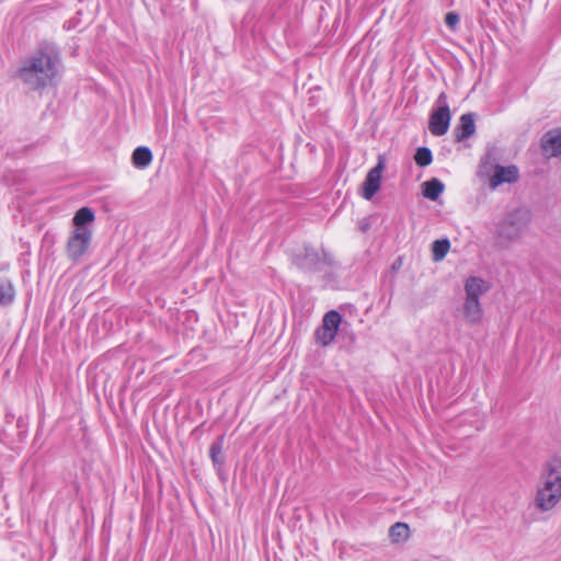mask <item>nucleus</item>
<instances>
[{
  "instance_id": "f257e3e1",
  "label": "nucleus",
  "mask_w": 561,
  "mask_h": 561,
  "mask_svg": "<svg viewBox=\"0 0 561 561\" xmlns=\"http://www.w3.org/2000/svg\"><path fill=\"white\" fill-rule=\"evenodd\" d=\"M61 66L58 46L51 42H42L35 51L23 61L16 77L31 90L43 91L54 85Z\"/></svg>"
},
{
  "instance_id": "f03ea898",
  "label": "nucleus",
  "mask_w": 561,
  "mask_h": 561,
  "mask_svg": "<svg viewBox=\"0 0 561 561\" xmlns=\"http://www.w3.org/2000/svg\"><path fill=\"white\" fill-rule=\"evenodd\" d=\"M561 501V457H552L541 466L534 499L540 512L554 508Z\"/></svg>"
},
{
  "instance_id": "7ed1b4c3",
  "label": "nucleus",
  "mask_w": 561,
  "mask_h": 561,
  "mask_svg": "<svg viewBox=\"0 0 561 561\" xmlns=\"http://www.w3.org/2000/svg\"><path fill=\"white\" fill-rule=\"evenodd\" d=\"M291 263L305 273H324L328 279L333 278L332 270L337 265L333 255L324 248L317 250L311 244H304L300 251L291 254Z\"/></svg>"
},
{
  "instance_id": "20e7f679",
  "label": "nucleus",
  "mask_w": 561,
  "mask_h": 561,
  "mask_svg": "<svg viewBox=\"0 0 561 561\" xmlns=\"http://www.w3.org/2000/svg\"><path fill=\"white\" fill-rule=\"evenodd\" d=\"M528 224V211L523 209H515L508 213L505 218L496 225L495 234L500 240L512 242L522 236Z\"/></svg>"
},
{
  "instance_id": "39448f33",
  "label": "nucleus",
  "mask_w": 561,
  "mask_h": 561,
  "mask_svg": "<svg viewBox=\"0 0 561 561\" xmlns=\"http://www.w3.org/2000/svg\"><path fill=\"white\" fill-rule=\"evenodd\" d=\"M342 316L336 310L328 311L322 319V323L314 331L316 342L322 346L330 345L337 335Z\"/></svg>"
},
{
  "instance_id": "423d86ee",
  "label": "nucleus",
  "mask_w": 561,
  "mask_h": 561,
  "mask_svg": "<svg viewBox=\"0 0 561 561\" xmlns=\"http://www.w3.org/2000/svg\"><path fill=\"white\" fill-rule=\"evenodd\" d=\"M93 232L72 230L66 243V254L71 262H78L89 251Z\"/></svg>"
},
{
  "instance_id": "0eeeda50",
  "label": "nucleus",
  "mask_w": 561,
  "mask_h": 561,
  "mask_svg": "<svg viewBox=\"0 0 561 561\" xmlns=\"http://www.w3.org/2000/svg\"><path fill=\"white\" fill-rule=\"evenodd\" d=\"M386 168V158L383 154H378L377 164L369 170L363 184H362V196L370 201L381 186V175Z\"/></svg>"
},
{
  "instance_id": "6e6552de",
  "label": "nucleus",
  "mask_w": 561,
  "mask_h": 561,
  "mask_svg": "<svg viewBox=\"0 0 561 561\" xmlns=\"http://www.w3.org/2000/svg\"><path fill=\"white\" fill-rule=\"evenodd\" d=\"M451 119L450 110L436 107L432 111L428 129L434 136H443L448 131Z\"/></svg>"
},
{
  "instance_id": "1a4fd4ad",
  "label": "nucleus",
  "mask_w": 561,
  "mask_h": 561,
  "mask_svg": "<svg viewBox=\"0 0 561 561\" xmlns=\"http://www.w3.org/2000/svg\"><path fill=\"white\" fill-rule=\"evenodd\" d=\"M519 171L518 168L514 164L503 167L501 164L494 165L493 175L490 178V187L495 190L500 185L504 183H515L518 181Z\"/></svg>"
},
{
  "instance_id": "9d476101",
  "label": "nucleus",
  "mask_w": 561,
  "mask_h": 561,
  "mask_svg": "<svg viewBox=\"0 0 561 561\" xmlns=\"http://www.w3.org/2000/svg\"><path fill=\"white\" fill-rule=\"evenodd\" d=\"M542 153L546 158L561 156V128H553L543 134L540 141Z\"/></svg>"
},
{
  "instance_id": "9b49d317",
  "label": "nucleus",
  "mask_w": 561,
  "mask_h": 561,
  "mask_svg": "<svg viewBox=\"0 0 561 561\" xmlns=\"http://www.w3.org/2000/svg\"><path fill=\"white\" fill-rule=\"evenodd\" d=\"M476 133L474 114L466 113L459 118V123L454 128L455 141L461 142Z\"/></svg>"
},
{
  "instance_id": "f8f14e48",
  "label": "nucleus",
  "mask_w": 561,
  "mask_h": 561,
  "mask_svg": "<svg viewBox=\"0 0 561 561\" xmlns=\"http://www.w3.org/2000/svg\"><path fill=\"white\" fill-rule=\"evenodd\" d=\"M94 219L95 215L92 208L87 206L81 207L76 211L72 218V230L81 232H92L90 226L94 222Z\"/></svg>"
},
{
  "instance_id": "ddd939ff",
  "label": "nucleus",
  "mask_w": 561,
  "mask_h": 561,
  "mask_svg": "<svg viewBox=\"0 0 561 561\" xmlns=\"http://www.w3.org/2000/svg\"><path fill=\"white\" fill-rule=\"evenodd\" d=\"M463 316L466 321L470 324L480 323L483 317L480 300L466 297L463 304Z\"/></svg>"
},
{
  "instance_id": "4468645a",
  "label": "nucleus",
  "mask_w": 561,
  "mask_h": 561,
  "mask_svg": "<svg viewBox=\"0 0 561 561\" xmlns=\"http://www.w3.org/2000/svg\"><path fill=\"white\" fill-rule=\"evenodd\" d=\"M225 435H219L209 447V457L214 468L219 471L226 463V456L224 454Z\"/></svg>"
},
{
  "instance_id": "2eb2a0df",
  "label": "nucleus",
  "mask_w": 561,
  "mask_h": 561,
  "mask_svg": "<svg viewBox=\"0 0 561 561\" xmlns=\"http://www.w3.org/2000/svg\"><path fill=\"white\" fill-rule=\"evenodd\" d=\"M488 285L484 279L478 276H470L466 279L465 291L466 297L479 299L488 291Z\"/></svg>"
},
{
  "instance_id": "dca6fc26",
  "label": "nucleus",
  "mask_w": 561,
  "mask_h": 561,
  "mask_svg": "<svg viewBox=\"0 0 561 561\" xmlns=\"http://www.w3.org/2000/svg\"><path fill=\"white\" fill-rule=\"evenodd\" d=\"M444 183L440 180L433 178L422 184V194L425 198L434 202L438 199L440 194L444 192Z\"/></svg>"
},
{
  "instance_id": "f3484780",
  "label": "nucleus",
  "mask_w": 561,
  "mask_h": 561,
  "mask_svg": "<svg viewBox=\"0 0 561 561\" xmlns=\"http://www.w3.org/2000/svg\"><path fill=\"white\" fill-rule=\"evenodd\" d=\"M152 152L146 146L137 147L131 154V163L137 169H146L152 162Z\"/></svg>"
},
{
  "instance_id": "a211bd4d",
  "label": "nucleus",
  "mask_w": 561,
  "mask_h": 561,
  "mask_svg": "<svg viewBox=\"0 0 561 561\" xmlns=\"http://www.w3.org/2000/svg\"><path fill=\"white\" fill-rule=\"evenodd\" d=\"M15 299V289L10 279L0 280V306L8 307Z\"/></svg>"
},
{
  "instance_id": "6ab92c4d",
  "label": "nucleus",
  "mask_w": 561,
  "mask_h": 561,
  "mask_svg": "<svg viewBox=\"0 0 561 561\" xmlns=\"http://www.w3.org/2000/svg\"><path fill=\"white\" fill-rule=\"evenodd\" d=\"M450 249V241L447 238L437 239L432 243V259L439 262L445 259Z\"/></svg>"
},
{
  "instance_id": "aec40b11",
  "label": "nucleus",
  "mask_w": 561,
  "mask_h": 561,
  "mask_svg": "<svg viewBox=\"0 0 561 561\" xmlns=\"http://www.w3.org/2000/svg\"><path fill=\"white\" fill-rule=\"evenodd\" d=\"M389 537L393 542L407 540L410 537V527L405 523L398 522L389 529Z\"/></svg>"
},
{
  "instance_id": "412c9836",
  "label": "nucleus",
  "mask_w": 561,
  "mask_h": 561,
  "mask_svg": "<svg viewBox=\"0 0 561 561\" xmlns=\"http://www.w3.org/2000/svg\"><path fill=\"white\" fill-rule=\"evenodd\" d=\"M414 161L421 168L430 165L433 161L432 150L428 147H419L414 153Z\"/></svg>"
},
{
  "instance_id": "4be33fe9",
  "label": "nucleus",
  "mask_w": 561,
  "mask_h": 561,
  "mask_svg": "<svg viewBox=\"0 0 561 561\" xmlns=\"http://www.w3.org/2000/svg\"><path fill=\"white\" fill-rule=\"evenodd\" d=\"M459 21H460V16L458 13L451 11V12H448L446 15H445V23L448 27H450L451 30H455L456 26L459 24Z\"/></svg>"
},
{
  "instance_id": "5701e85b",
  "label": "nucleus",
  "mask_w": 561,
  "mask_h": 561,
  "mask_svg": "<svg viewBox=\"0 0 561 561\" xmlns=\"http://www.w3.org/2000/svg\"><path fill=\"white\" fill-rule=\"evenodd\" d=\"M435 104L437 105V107H445L447 110H450L449 105H448V102H447V94L445 92H442L438 95V98L436 99Z\"/></svg>"
},
{
  "instance_id": "b1692460",
  "label": "nucleus",
  "mask_w": 561,
  "mask_h": 561,
  "mask_svg": "<svg viewBox=\"0 0 561 561\" xmlns=\"http://www.w3.org/2000/svg\"><path fill=\"white\" fill-rule=\"evenodd\" d=\"M492 158H493V157H492L491 151H488V152L484 154V157L481 159V167H482L483 169H486L489 164H490V167H492V164L490 163V160H491Z\"/></svg>"
},
{
  "instance_id": "393cba45",
  "label": "nucleus",
  "mask_w": 561,
  "mask_h": 561,
  "mask_svg": "<svg viewBox=\"0 0 561 561\" xmlns=\"http://www.w3.org/2000/svg\"><path fill=\"white\" fill-rule=\"evenodd\" d=\"M401 264H402V259H401V257H398V259L393 262V264H392V270H393V271L399 270V268L401 267Z\"/></svg>"
}]
</instances>
